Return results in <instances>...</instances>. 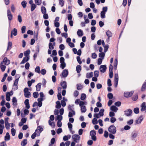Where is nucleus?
I'll use <instances>...</instances> for the list:
<instances>
[{"mask_svg": "<svg viewBox=\"0 0 146 146\" xmlns=\"http://www.w3.org/2000/svg\"><path fill=\"white\" fill-rule=\"evenodd\" d=\"M104 109H102L100 110L99 113L100 116H103L104 115Z\"/></svg>", "mask_w": 146, "mask_h": 146, "instance_id": "obj_37", "label": "nucleus"}, {"mask_svg": "<svg viewBox=\"0 0 146 146\" xmlns=\"http://www.w3.org/2000/svg\"><path fill=\"white\" fill-rule=\"evenodd\" d=\"M57 125L58 127H61L62 126V122L60 120L58 121L57 123Z\"/></svg>", "mask_w": 146, "mask_h": 146, "instance_id": "obj_55", "label": "nucleus"}, {"mask_svg": "<svg viewBox=\"0 0 146 146\" xmlns=\"http://www.w3.org/2000/svg\"><path fill=\"white\" fill-rule=\"evenodd\" d=\"M60 85L64 89H66L67 88V83L66 81H63L60 83Z\"/></svg>", "mask_w": 146, "mask_h": 146, "instance_id": "obj_13", "label": "nucleus"}, {"mask_svg": "<svg viewBox=\"0 0 146 146\" xmlns=\"http://www.w3.org/2000/svg\"><path fill=\"white\" fill-rule=\"evenodd\" d=\"M41 85H42V84H41V83H39L36 86V90L37 91H39L40 90Z\"/></svg>", "mask_w": 146, "mask_h": 146, "instance_id": "obj_20", "label": "nucleus"}, {"mask_svg": "<svg viewBox=\"0 0 146 146\" xmlns=\"http://www.w3.org/2000/svg\"><path fill=\"white\" fill-rule=\"evenodd\" d=\"M105 14L106 13L104 12L103 11H101L100 13L101 17L102 19H104L105 18Z\"/></svg>", "mask_w": 146, "mask_h": 146, "instance_id": "obj_46", "label": "nucleus"}, {"mask_svg": "<svg viewBox=\"0 0 146 146\" xmlns=\"http://www.w3.org/2000/svg\"><path fill=\"white\" fill-rule=\"evenodd\" d=\"M104 52H106L108 50L109 48V46L108 45H106L104 46Z\"/></svg>", "mask_w": 146, "mask_h": 146, "instance_id": "obj_62", "label": "nucleus"}, {"mask_svg": "<svg viewBox=\"0 0 146 146\" xmlns=\"http://www.w3.org/2000/svg\"><path fill=\"white\" fill-rule=\"evenodd\" d=\"M93 76V72H91L90 73H87L86 74V77L88 78H90Z\"/></svg>", "mask_w": 146, "mask_h": 146, "instance_id": "obj_30", "label": "nucleus"}, {"mask_svg": "<svg viewBox=\"0 0 146 146\" xmlns=\"http://www.w3.org/2000/svg\"><path fill=\"white\" fill-rule=\"evenodd\" d=\"M68 74V71L67 69L64 70L60 74L61 78H66Z\"/></svg>", "mask_w": 146, "mask_h": 146, "instance_id": "obj_3", "label": "nucleus"}, {"mask_svg": "<svg viewBox=\"0 0 146 146\" xmlns=\"http://www.w3.org/2000/svg\"><path fill=\"white\" fill-rule=\"evenodd\" d=\"M46 80L44 78H43L42 79V85L44 87H46L45 85L46 84Z\"/></svg>", "mask_w": 146, "mask_h": 146, "instance_id": "obj_59", "label": "nucleus"}, {"mask_svg": "<svg viewBox=\"0 0 146 146\" xmlns=\"http://www.w3.org/2000/svg\"><path fill=\"white\" fill-rule=\"evenodd\" d=\"M143 119V118L142 115L140 116L139 117L135 120V123L137 124L140 123Z\"/></svg>", "mask_w": 146, "mask_h": 146, "instance_id": "obj_14", "label": "nucleus"}, {"mask_svg": "<svg viewBox=\"0 0 146 146\" xmlns=\"http://www.w3.org/2000/svg\"><path fill=\"white\" fill-rule=\"evenodd\" d=\"M7 15L8 19L9 21H11L12 19L13 16L11 13L10 10L8 9L7 10Z\"/></svg>", "mask_w": 146, "mask_h": 146, "instance_id": "obj_8", "label": "nucleus"}, {"mask_svg": "<svg viewBox=\"0 0 146 146\" xmlns=\"http://www.w3.org/2000/svg\"><path fill=\"white\" fill-rule=\"evenodd\" d=\"M77 34L79 36H82L83 35V31L80 29H79L77 32Z\"/></svg>", "mask_w": 146, "mask_h": 146, "instance_id": "obj_22", "label": "nucleus"}, {"mask_svg": "<svg viewBox=\"0 0 146 146\" xmlns=\"http://www.w3.org/2000/svg\"><path fill=\"white\" fill-rule=\"evenodd\" d=\"M0 68L1 71L2 72H4L6 69V66H5L3 65V62H1L0 64Z\"/></svg>", "mask_w": 146, "mask_h": 146, "instance_id": "obj_18", "label": "nucleus"}, {"mask_svg": "<svg viewBox=\"0 0 146 146\" xmlns=\"http://www.w3.org/2000/svg\"><path fill=\"white\" fill-rule=\"evenodd\" d=\"M26 27L25 26H23L21 28V33L23 34L25 32Z\"/></svg>", "mask_w": 146, "mask_h": 146, "instance_id": "obj_50", "label": "nucleus"}, {"mask_svg": "<svg viewBox=\"0 0 146 146\" xmlns=\"http://www.w3.org/2000/svg\"><path fill=\"white\" fill-rule=\"evenodd\" d=\"M116 120L115 117H111L110 118V121L111 123H113L115 122Z\"/></svg>", "mask_w": 146, "mask_h": 146, "instance_id": "obj_60", "label": "nucleus"}, {"mask_svg": "<svg viewBox=\"0 0 146 146\" xmlns=\"http://www.w3.org/2000/svg\"><path fill=\"white\" fill-rule=\"evenodd\" d=\"M110 109L111 110L115 112H116L118 110V108L114 106H111Z\"/></svg>", "mask_w": 146, "mask_h": 146, "instance_id": "obj_21", "label": "nucleus"}, {"mask_svg": "<svg viewBox=\"0 0 146 146\" xmlns=\"http://www.w3.org/2000/svg\"><path fill=\"white\" fill-rule=\"evenodd\" d=\"M30 52V51L28 49L26 51L24 52V56L25 57H29L28 56L29 55Z\"/></svg>", "mask_w": 146, "mask_h": 146, "instance_id": "obj_27", "label": "nucleus"}, {"mask_svg": "<svg viewBox=\"0 0 146 146\" xmlns=\"http://www.w3.org/2000/svg\"><path fill=\"white\" fill-rule=\"evenodd\" d=\"M27 143V139H24L21 142V145L22 146H25Z\"/></svg>", "mask_w": 146, "mask_h": 146, "instance_id": "obj_29", "label": "nucleus"}, {"mask_svg": "<svg viewBox=\"0 0 146 146\" xmlns=\"http://www.w3.org/2000/svg\"><path fill=\"white\" fill-rule=\"evenodd\" d=\"M33 97L35 98H36L38 96V94L37 92H35L33 93Z\"/></svg>", "mask_w": 146, "mask_h": 146, "instance_id": "obj_48", "label": "nucleus"}, {"mask_svg": "<svg viewBox=\"0 0 146 146\" xmlns=\"http://www.w3.org/2000/svg\"><path fill=\"white\" fill-rule=\"evenodd\" d=\"M146 90V79L143 84L141 88V90L142 92L145 91Z\"/></svg>", "mask_w": 146, "mask_h": 146, "instance_id": "obj_15", "label": "nucleus"}, {"mask_svg": "<svg viewBox=\"0 0 146 146\" xmlns=\"http://www.w3.org/2000/svg\"><path fill=\"white\" fill-rule=\"evenodd\" d=\"M108 131L111 133L114 134L116 133V128L114 125H111L109 127Z\"/></svg>", "mask_w": 146, "mask_h": 146, "instance_id": "obj_1", "label": "nucleus"}, {"mask_svg": "<svg viewBox=\"0 0 146 146\" xmlns=\"http://www.w3.org/2000/svg\"><path fill=\"white\" fill-rule=\"evenodd\" d=\"M118 61L117 59L116 58L114 60V68L115 70H116L117 69V65Z\"/></svg>", "mask_w": 146, "mask_h": 146, "instance_id": "obj_26", "label": "nucleus"}, {"mask_svg": "<svg viewBox=\"0 0 146 146\" xmlns=\"http://www.w3.org/2000/svg\"><path fill=\"white\" fill-rule=\"evenodd\" d=\"M138 99V95H135L132 98V100L134 101H135L137 100Z\"/></svg>", "mask_w": 146, "mask_h": 146, "instance_id": "obj_61", "label": "nucleus"}, {"mask_svg": "<svg viewBox=\"0 0 146 146\" xmlns=\"http://www.w3.org/2000/svg\"><path fill=\"white\" fill-rule=\"evenodd\" d=\"M125 115L127 116L131 115L132 113V111L130 109L124 111Z\"/></svg>", "mask_w": 146, "mask_h": 146, "instance_id": "obj_10", "label": "nucleus"}, {"mask_svg": "<svg viewBox=\"0 0 146 146\" xmlns=\"http://www.w3.org/2000/svg\"><path fill=\"white\" fill-rule=\"evenodd\" d=\"M96 87L98 89H100L102 87V85L98 83L96 85Z\"/></svg>", "mask_w": 146, "mask_h": 146, "instance_id": "obj_64", "label": "nucleus"}, {"mask_svg": "<svg viewBox=\"0 0 146 146\" xmlns=\"http://www.w3.org/2000/svg\"><path fill=\"white\" fill-rule=\"evenodd\" d=\"M137 133L136 132H133L131 133V137L133 138H135L137 136Z\"/></svg>", "mask_w": 146, "mask_h": 146, "instance_id": "obj_43", "label": "nucleus"}, {"mask_svg": "<svg viewBox=\"0 0 146 146\" xmlns=\"http://www.w3.org/2000/svg\"><path fill=\"white\" fill-rule=\"evenodd\" d=\"M80 107L81 112L84 113L86 111V109L85 106H81Z\"/></svg>", "mask_w": 146, "mask_h": 146, "instance_id": "obj_31", "label": "nucleus"}, {"mask_svg": "<svg viewBox=\"0 0 146 146\" xmlns=\"http://www.w3.org/2000/svg\"><path fill=\"white\" fill-rule=\"evenodd\" d=\"M40 72V73L43 75H45L46 73V71L45 69H42L41 70Z\"/></svg>", "mask_w": 146, "mask_h": 146, "instance_id": "obj_53", "label": "nucleus"}, {"mask_svg": "<svg viewBox=\"0 0 146 146\" xmlns=\"http://www.w3.org/2000/svg\"><path fill=\"white\" fill-rule=\"evenodd\" d=\"M73 106L74 105H72V106L69 105L68 106V109L69 110L73 112L74 115H75V112L73 110L74 109Z\"/></svg>", "mask_w": 146, "mask_h": 146, "instance_id": "obj_16", "label": "nucleus"}, {"mask_svg": "<svg viewBox=\"0 0 146 146\" xmlns=\"http://www.w3.org/2000/svg\"><path fill=\"white\" fill-rule=\"evenodd\" d=\"M86 98V95L85 94H82L81 97V99L82 100H84Z\"/></svg>", "mask_w": 146, "mask_h": 146, "instance_id": "obj_41", "label": "nucleus"}, {"mask_svg": "<svg viewBox=\"0 0 146 146\" xmlns=\"http://www.w3.org/2000/svg\"><path fill=\"white\" fill-rule=\"evenodd\" d=\"M29 59V57H25L23 58V59L21 62V64H23L28 61Z\"/></svg>", "mask_w": 146, "mask_h": 146, "instance_id": "obj_19", "label": "nucleus"}, {"mask_svg": "<svg viewBox=\"0 0 146 146\" xmlns=\"http://www.w3.org/2000/svg\"><path fill=\"white\" fill-rule=\"evenodd\" d=\"M133 94V92H127L124 93V96L126 98H128L131 97Z\"/></svg>", "mask_w": 146, "mask_h": 146, "instance_id": "obj_11", "label": "nucleus"}, {"mask_svg": "<svg viewBox=\"0 0 146 146\" xmlns=\"http://www.w3.org/2000/svg\"><path fill=\"white\" fill-rule=\"evenodd\" d=\"M12 102L13 105L15 107L17 105V100L15 97H13L12 99Z\"/></svg>", "mask_w": 146, "mask_h": 146, "instance_id": "obj_17", "label": "nucleus"}, {"mask_svg": "<svg viewBox=\"0 0 146 146\" xmlns=\"http://www.w3.org/2000/svg\"><path fill=\"white\" fill-rule=\"evenodd\" d=\"M36 5L35 4H32L31 5V11H33L36 8Z\"/></svg>", "mask_w": 146, "mask_h": 146, "instance_id": "obj_33", "label": "nucleus"}, {"mask_svg": "<svg viewBox=\"0 0 146 146\" xmlns=\"http://www.w3.org/2000/svg\"><path fill=\"white\" fill-rule=\"evenodd\" d=\"M74 141L76 143H78L80 139V137L78 135L74 134L72 136Z\"/></svg>", "mask_w": 146, "mask_h": 146, "instance_id": "obj_2", "label": "nucleus"}, {"mask_svg": "<svg viewBox=\"0 0 146 146\" xmlns=\"http://www.w3.org/2000/svg\"><path fill=\"white\" fill-rule=\"evenodd\" d=\"M76 58L77 61L78 63H79L80 64H81L82 63V61L81 60L80 57L79 56H77Z\"/></svg>", "mask_w": 146, "mask_h": 146, "instance_id": "obj_52", "label": "nucleus"}, {"mask_svg": "<svg viewBox=\"0 0 146 146\" xmlns=\"http://www.w3.org/2000/svg\"><path fill=\"white\" fill-rule=\"evenodd\" d=\"M13 31V35L16 36L17 35V29L15 28H14Z\"/></svg>", "mask_w": 146, "mask_h": 146, "instance_id": "obj_45", "label": "nucleus"}, {"mask_svg": "<svg viewBox=\"0 0 146 146\" xmlns=\"http://www.w3.org/2000/svg\"><path fill=\"white\" fill-rule=\"evenodd\" d=\"M13 94V92L11 91L9 92H7L6 94V99L7 101H10V96Z\"/></svg>", "mask_w": 146, "mask_h": 146, "instance_id": "obj_5", "label": "nucleus"}, {"mask_svg": "<svg viewBox=\"0 0 146 146\" xmlns=\"http://www.w3.org/2000/svg\"><path fill=\"white\" fill-rule=\"evenodd\" d=\"M90 136H95L96 134V131L94 130H92L90 132Z\"/></svg>", "mask_w": 146, "mask_h": 146, "instance_id": "obj_44", "label": "nucleus"}, {"mask_svg": "<svg viewBox=\"0 0 146 146\" xmlns=\"http://www.w3.org/2000/svg\"><path fill=\"white\" fill-rule=\"evenodd\" d=\"M99 57L102 58V59H103L105 56V54L103 52L100 53L99 54Z\"/></svg>", "mask_w": 146, "mask_h": 146, "instance_id": "obj_35", "label": "nucleus"}, {"mask_svg": "<svg viewBox=\"0 0 146 146\" xmlns=\"http://www.w3.org/2000/svg\"><path fill=\"white\" fill-rule=\"evenodd\" d=\"M27 3L26 1H23L21 3V5L22 7L24 8H25L26 7V5Z\"/></svg>", "mask_w": 146, "mask_h": 146, "instance_id": "obj_36", "label": "nucleus"}, {"mask_svg": "<svg viewBox=\"0 0 146 146\" xmlns=\"http://www.w3.org/2000/svg\"><path fill=\"white\" fill-rule=\"evenodd\" d=\"M3 63H4V64L6 65H8L10 63V61L9 60H8L7 57H5L3 61Z\"/></svg>", "mask_w": 146, "mask_h": 146, "instance_id": "obj_9", "label": "nucleus"}, {"mask_svg": "<svg viewBox=\"0 0 146 146\" xmlns=\"http://www.w3.org/2000/svg\"><path fill=\"white\" fill-rule=\"evenodd\" d=\"M62 119V115H58L56 116V120H58V121H61Z\"/></svg>", "mask_w": 146, "mask_h": 146, "instance_id": "obj_39", "label": "nucleus"}, {"mask_svg": "<svg viewBox=\"0 0 146 146\" xmlns=\"http://www.w3.org/2000/svg\"><path fill=\"white\" fill-rule=\"evenodd\" d=\"M60 67L62 69H64L66 66V64L65 62L60 63Z\"/></svg>", "mask_w": 146, "mask_h": 146, "instance_id": "obj_42", "label": "nucleus"}, {"mask_svg": "<svg viewBox=\"0 0 146 146\" xmlns=\"http://www.w3.org/2000/svg\"><path fill=\"white\" fill-rule=\"evenodd\" d=\"M20 76L19 75H16L15 77V80L13 84L14 85L17 86L16 90L18 89L17 85L18 84V82L19 81V79L20 78Z\"/></svg>", "mask_w": 146, "mask_h": 146, "instance_id": "obj_4", "label": "nucleus"}, {"mask_svg": "<svg viewBox=\"0 0 146 146\" xmlns=\"http://www.w3.org/2000/svg\"><path fill=\"white\" fill-rule=\"evenodd\" d=\"M41 11L42 14L46 13V9L44 7L42 6L41 7Z\"/></svg>", "mask_w": 146, "mask_h": 146, "instance_id": "obj_34", "label": "nucleus"}, {"mask_svg": "<svg viewBox=\"0 0 146 146\" xmlns=\"http://www.w3.org/2000/svg\"><path fill=\"white\" fill-rule=\"evenodd\" d=\"M5 139L6 141H8L10 139V136L8 132L6 133V135L5 136Z\"/></svg>", "mask_w": 146, "mask_h": 146, "instance_id": "obj_23", "label": "nucleus"}, {"mask_svg": "<svg viewBox=\"0 0 146 146\" xmlns=\"http://www.w3.org/2000/svg\"><path fill=\"white\" fill-rule=\"evenodd\" d=\"M48 123L49 125L50 126H55V123L54 122H52L50 120H49L48 121Z\"/></svg>", "mask_w": 146, "mask_h": 146, "instance_id": "obj_63", "label": "nucleus"}, {"mask_svg": "<svg viewBox=\"0 0 146 146\" xmlns=\"http://www.w3.org/2000/svg\"><path fill=\"white\" fill-rule=\"evenodd\" d=\"M108 98L110 100L112 99L113 97V94L111 93H109L107 95Z\"/></svg>", "mask_w": 146, "mask_h": 146, "instance_id": "obj_38", "label": "nucleus"}, {"mask_svg": "<svg viewBox=\"0 0 146 146\" xmlns=\"http://www.w3.org/2000/svg\"><path fill=\"white\" fill-rule=\"evenodd\" d=\"M92 122L93 124H96L98 123V122L97 119L96 118H94L93 119Z\"/></svg>", "mask_w": 146, "mask_h": 146, "instance_id": "obj_49", "label": "nucleus"}, {"mask_svg": "<svg viewBox=\"0 0 146 146\" xmlns=\"http://www.w3.org/2000/svg\"><path fill=\"white\" fill-rule=\"evenodd\" d=\"M11 132L12 136H14L15 135L16 133V130L12 128L11 129Z\"/></svg>", "mask_w": 146, "mask_h": 146, "instance_id": "obj_51", "label": "nucleus"}, {"mask_svg": "<svg viewBox=\"0 0 146 146\" xmlns=\"http://www.w3.org/2000/svg\"><path fill=\"white\" fill-rule=\"evenodd\" d=\"M106 35L108 36V38L107 39V40L109 41L110 39V37L112 36V34L110 31L108 30L106 32Z\"/></svg>", "mask_w": 146, "mask_h": 146, "instance_id": "obj_12", "label": "nucleus"}, {"mask_svg": "<svg viewBox=\"0 0 146 146\" xmlns=\"http://www.w3.org/2000/svg\"><path fill=\"white\" fill-rule=\"evenodd\" d=\"M56 108L57 109H59L61 107V105L59 101H58L56 102Z\"/></svg>", "mask_w": 146, "mask_h": 146, "instance_id": "obj_25", "label": "nucleus"}, {"mask_svg": "<svg viewBox=\"0 0 146 146\" xmlns=\"http://www.w3.org/2000/svg\"><path fill=\"white\" fill-rule=\"evenodd\" d=\"M49 48L50 50H52L54 48V45L51 42H49L48 44Z\"/></svg>", "mask_w": 146, "mask_h": 146, "instance_id": "obj_40", "label": "nucleus"}, {"mask_svg": "<svg viewBox=\"0 0 146 146\" xmlns=\"http://www.w3.org/2000/svg\"><path fill=\"white\" fill-rule=\"evenodd\" d=\"M141 111H144L146 113V105L145 102H143L141 105Z\"/></svg>", "mask_w": 146, "mask_h": 146, "instance_id": "obj_6", "label": "nucleus"}, {"mask_svg": "<svg viewBox=\"0 0 146 146\" xmlns=\"http://www.w3.org/2000/svg\"><path fill=\"white\" fill-rule=\"evenodd\" d=\"M94 76L95 77H98L99 76V72L98 71H95L94 73Z\"/></svg>", "mask_w": 146, "mask_h": 146, "instance_id": "obj_58", "label": "nucleus"}, {"mask_svg": "<svg viewBox=\"0 0 146 146\" xmlns=\"http://www.w3.org/2000/svg\"><path fill=\"white\" fill-rule=\"evenodd\" d=\"M24 96L26 98H30L31 96L30 92H25L24 93Z\"/></svg>", "mask_w": 146, "mask_h": 146, "instance_id": "obj_28", "label": "nucleus"}, {"mask_svg": "<svg viewBox=\"0 0 146 146\" xmlns=\"http://www.w3.org/2000/svg\"><path fill=\"white\" fill-rule=\"evenodd\" d=\"M82 88V86L80 84H77V90H81Z\"/></svg>", "mask_w": 146, "mask_h": 146, "instance_id": "obj_54", "label": "nucleus"}, {"mask_svg": "<svg viewBox=\"0 0 146 146\" xmlns=\"http://www.w3.org/2000/svg\"><path fill=\"white\" fill-rule=\"evenodd\" d=\"M35 72L37 73L38 74L40 73V67L39 66H36V68L35 69Z\"/></svg>", "mask_w": 146, "mask_h": 146, "instance_id": "obj_32", "label": "nucleus"}, {"mask_svg": "<svg viewBox=\"0 0 146 146\" xmlns=\"http://www.w3.org/2000/svg\"><path fill=\"white\" fill-rule=\"evenodd\" d=\"M133 111L135 113L138 114L139 112V108H134Z\"/></svg>", "mask_w": 146, "mask_h": 146, "instance_id": "obj_47", "label": "nucleus"}, {"mask_svg": "<svg viewBox=\"0 0 146 146\" xmlns=\"http://www.w3.org/2000/svg\"><path fill=\"white\" fill-rule=\"evenodd\" d=\"M97 57V55L95 53H92L91 55V57L92 58L95 59Z\"/></svg>", "mask_w": 146, "mask_h": 146, "instance_id": "obj_57", "label": "nucleus"}, {"mask_svg": "<svg viewBox=\"0 0 146 146\" xmlns=\"http://www.w3.org/2000/svg\"><path fill=\"white\" fill-rule=\"evenodd\" d=\"M12 46V43L11 42H9L8 43V46H7V50L9 49H10Z\"/></svg>", "mask_w": 146, "mask_h": 146, "instance_id": "obj_56", "label": "nucleus"}, {"mask_svg": "<svg viewBox=\"0 0 146 146\" xmlns=\"http://www.w3.org/2000/svg\"><path fill=\"white\" fill-rule=\"evenodd\" d=\"M82 68L81 66L80 65H78L76 66V70L77 73H79L81 70Z\"/></svg>", "mask_w": 146, "mask_h": 146, "instance_id": "obj_24", "label": "nucleus"}, {"mask_svg": "<svg viewBox=\"0 0 146 146\" xmlns=\"http://www.w3.org/2000/svg\"><path fill=\"white\" fill-rule=\"evenodd\" d=\"M107 69L106 65H101L100 68V72H105Z\"/></svg>", "mask_w": 146, "mask_h": 146, "instance_id": "obj_7", "label": "nucleus"}]
</instances>
